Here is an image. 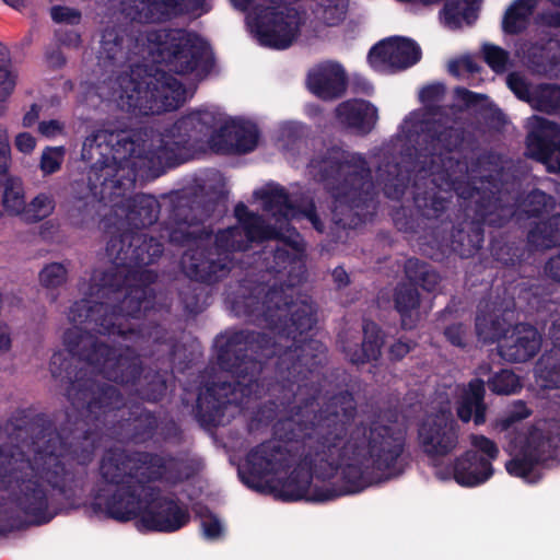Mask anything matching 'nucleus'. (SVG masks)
Returning a JSON list of instances; mask_svg holds the SVG:
<instances>
[{
	"label": "nucleus",
	"instance_id": "obj_33",
	"mask_svg": "<svg viewBox=\"0 0 560 560\" xmlns=\"http://www.w3.org/2000/svg\"><path fill=\"white\" fill-rule=\"evenodd\" d=\"M171 7L165 2L141 1L137 5V15L135 19H138L140 22H156L171 15Z\"/></svg>",
	"mask_w": 560,
	"mask_h": 560
},
{
	"label": "nucleus",
	"instance_id": "obj_63",
	"mask_svg": "<svg viewBox=\"0 0 560 560\" xmlns=\"http://www.w3.org/2000/svg\"><path fill=\"white\" fill-rule=\"evenodd\" d=\"M552 3L560 5V0H550Z\"/></svg>",
	"mask_w": 560,
	"mask_h": 560
},
{
	"label": "nucleus",
	"instance_id": "obj_37",
	"mask_svg": "<svg viewBox=\"0 0 560 560\" xmlns=\"http://www.w3.org/2000/svg\"><path fill=\"white\" fill-rule=\"evenodd\" d=\"M200 524L203 536L209 540L219 539L224 534L221 520L208 510L200 512Z\"/></svg>",
	"mask_w": 560,
	"mask_h": 560
},
{
	"label": "nucleus",
	"instance_id": "obj_62",
	"mask_svg": "<svg viewBox=\"0 0 560 560\" xmlns=\"http://www.w3.org/2000/svg\"><path fill=\"white\" fill-rule=\"evenodd\" d=\"M452 186L458 192V195L464 196V194L459 191V187H457L455 184H452Z\"/></svg>",
	"mask_w": 560,
	"mask_h": 560
},
{
	"label": "nucleus",
	"instance_id": "obj_40",
	"mask_svg": "<svg viewBox=\"0 0 560 560\" xmlns=\"http://www.w3.org/2000/svg\"><path fill=\"white\" fill-rule=\"evenodd\" d=\"M528 415L529 411L526 408V406L523 402L518 401L512 406L511 410H509L506 415H504L497 421L495 428L500 431L510 430L511 428L514 427V424L517 421H521Z\"/></svg>",
	"mask_w": 560,
	"mask_h": 560
},
{
	"label": "nucleus",
	"instance_id": "obj_11",
	"mask_svg": "<svg viewBox=\"0 0 560 560\" xmlns=\"http://www.w3.org/2000/svg\"><path fill=\"white\" fill-rule=\"evenodd\" d=\"M418 439L420 447L430 457L438 458L453 452L458 444V434L451 412L428 416L419 428Z\"/></svg>",
	"mask_w": 560,
	"mask_h": 560
},
{
	"label": "nucleus",
	"instance_id": "obj_60",
	"mask_svg": "<svg viewBox=\"0 0 560 560\" xmlns=\"http://www.w3.org/2000/svg\"><path fill=\"white\" fill-rule=\"evenodd\" d=\"M560 266V258L559 259H556L551 262V268L553 267H559ZM555 278H557L559 281H560V275L555 272L553 273Z\"/></svg>",
	"mask_w": 560,
	"mask_h": 560
},
{
	"label": "nucleus",
	"instance_id": "obj_58",
	"mask_svg": "<svg viewBox=\"0 0 560 560\" xmlns=\"http://www.w3.org/2000/svg\"><path fill=\"white\" fill-rule=\"evenodd\" d=\"M550 383L552 384V386H560V373L558 371L551 373Z\"/></svg>",
	"mask_w": 560,
	"mask_h": 560
},
{
	"label": "nucleus",
	"instance_id": "obj_21",
	"mask_svg": "<svg viewBox=\"0 0 560 560\" xmlns=\"http://www.w3.org/2000/svg\"><path fill=\"white\" fill-rule=\"evenodd\" d=\"M476 4L472 0H446L440 14L444 26L456 30L476 20Z\"/></svg>",
	"mask_w": 560,
	"mask_h": 560
},
{
	"label": "nucleus",
	"instance_id": "obj_48",
	"mask_svg": "<svg viewBox=\"0 0 560 560\" xmlns=\"http://www.w3.org/2000/svg\"><path fill=\"white\" fill-rule=\"evenodd\" d=\"M464 329L460 325H453L445 330L447 339L456 346H462L464 341Z\"/></svg>",
	"mask_w": 560,
	"mask_h": 560
},
{
	"label": "nucleus",
	"instance_id": "obj_41",
	"mask_svg": "<svg viewBox=\"0 0 560 560\" xmlns=\"http://www.w3.org/2000/svg\"><path fill=\"white\" fill-rule=\"evenodd\" d=\"M13 143L15 149L24 155H31L37 145L36 138L26 131L18 132L13 139Z\"/></svg>",
	"mask_w": 560,
	"mask_h": 560
},
{
	"label": "nucleus",
	"instance_id": "obj_1",
	"mask_svg": "<svg viewBox=\"0 0 560 560\" xmlns=\"http://www.w3.org/2000/svg\"><path fill=\"white\" fill-rule=\"evenodd\" d=\"M101 476L108 487L105 491L113 492L107 508L115 518H137L141 528L158 532H173L188 522L185 510L158 498L147 485L159 477L151 465L115 454L103 459Z\"/></svg>",
	"mask_w": 560,
	"mask_h": 560
},
{
	"label": "nucleus",
	"instance_id": "obj_27",
	"mask_svg": "<svg viewBox=\"0 0 560 560\" xmlns=\"http://www.w3.org/2000/svg\"><path fill=\"white\" fill-rule=\"evenodd\" d=\"M534 5L535 0L515 1L508 10L503 21L505 32L517 33L522 31L529 20Z\"/></svg>",
	"mask_w": 560,
	"mask_h": 560
},
{
	"label": "nucleus",
	"instance_id": "obj_3",
	"mask_svg": "<svg viewBox=\"0 0 560 560\" xmlns=\"http://www.w3.org/2000/svg\"><path fill=\"white\" fill-rule=\"evenodd\" d=\"M291 456L276 443L252 448L238 466L242 481L257 491L284 500L311 499V475L304 468L290 470Z\"/></svg>",
	"mask_w": 560,
	"mask_h": 560
},
{
	"label": "nucleus",
	"instance_id": "obj_12",
	"mask_svg": "<svg viewBox=\"0 0 560 560\" xmlns=\"http://www.w3.org/2000/svg\"><path fill=\"white\" fill-rule=\"evenodd\" d=\"M418 45L404 37H390L377 43L369 52L370 66L378 72L408 68L420 59Z\"/></svg>",
	"mask_w": 560,
	"mask_h": 560
},
{
	"label": "nucleus",
	"instance_id": "obj_57",
	"mask_svg": "<svg viewBox=\"0 0 560 560\" xmlns=\"http://www.w3.org/2000/svg\"><path fill=\"white\" fill-rule=\"evenodd\" d=\"M304 215L313 223L316 229H319L313 207H310L307 210H305Z\"/></svg>",
	"mask_w": 560,
	"mask_h": 560
},
{
	"label": "nucleus",
	"instance_id": "obj_54",
	"mask_svg": "<svg viewBox=\"0 0 560 560\" xmlns=\"http://www.w3.org/2000/svg\"><path fill=\"white\" fill-rule=\"evenodd\" d=\"M5 4L15 10H21L26 5V0H3Z\"/></svg>",
	"mask_w": 560,
	"mask_h": 560
},
{
	"label": "nucleus",
	"instance_id": "obj_52",
	"mask_svg": "<svg viewBox=\"0 0 560 560\" xmlns=\"http://www.w3.org/2000/svg\"><path fill=\"white\" fill-rule=\"evenodd\" d=\"M411 346L401 340L394 343L390 348V354L395 359H400L410 351Z\"/></svg>",
	"mask_w": 560,
	"mask_h": 560
},
{
	"label": "nucleus",
	"instance_id": "obj_24",
	"mask_svg": "<svg viewBox=\"0 0 560 560\" xmlns=\"http://www.w3.org/2000/svg\"><path fill=\"white\" fill-rule=\"evenodd\" d=\"M82 349L93 348L92 352L85 353L84 359L93 364H102L103 370L106 372L108 377L118 380V376L114 375L110 370L116 365H125L122 359H117L115 353L103 345L96 348L93 336L86 335L80 338L79 345Z\"/></svg>",
	"mask_w": 560,
	"mask_h": 560
},
{
	"label": "nucleus",
	"instance_id": "obj_26",
	"mask_svg": "<svg viewBox=\"0 0 560 560\" xmlns=\"http://www.w3.org/2000/svg\"><path fill=\"white\" fill-rule=\"evenodd\" d=\"M84 314L85 329L93 330L98 334L110 331V328L115 326L113 319L115 314L109 312L108 307L104 304H95L89 308L83 305L81 307Z\"/></svg>",
	"mask_w": 560,
	"mask_h": 560
},
{
	"label": "nucleus",
	"instance_id": "obj_56",
	"mask_svg": "<svg viewBox=\"0 0 560 560\" xmlns=\"http://www.w3.org/2000/svg\"><path fill=\"white\" fill-rule=\"evenodd\" d=\"M62 61H63V59L58 51H56L54 55L48 57V62L52 67H57V66L61 65Z\"/></svg>",
	"mask_w": 560,
	"mask_h": 560
},
{
	"label": "nucleus",
	"instance_id": "obj_16",
	"mask_svg": "<svg viewBox=\"0 0 560 560\" xmlns=\"http://www.w3.org/2000/svg\"><path fill=\"white\" fill-rule=\"evenodd\" d=\"M235 215L241 223V228H232L222 233L219 237L221 246L242 249L243 246L237 241V236L243 232L249 240H257L262 237L278 236V232L264 231L261 228L260 219L248 212L247 208L243 205H238L235 208Z\"/></svg>",
	"mask_w": 560,
	"mask_h": 560
},
{
	"label": "nucleus",
	"instance_id": "obj_42",
	"mask_svg": "<svg viewBox=\"0 0 560 560\" xmlns=\"http://www.w3.org/2000/svg\"><path fill=\"white\" fill-rule=\"evenodd\" d=\"M11 163V147L5 129H0V175H5Z\"/></svg>",
	"mask_w": 560,
	"mask_h": 560
},
{
	"label": "nucleus",
	"instance_id": "obj_10",
	"mask_svg": "<svg viewBox=\"0 0 560 560\" xmlns=\"http://www.w3.org/2000/svg\"><path fill=\"white\" fill-rule=\"evenodd\" d=\"M132 147L133 143L128 141L124 132L98 130L84 141L82 156L106 170V175H109L116 165L121 166L127 153H132Z\"/></svg>",
	"mask_w": 560,
	"mask_h": 560
},
{
	"label": "nucleus",
	"instance_id": "obj_61",
	"mask_svg": "<svg viewBox=\"0 0 560 560\" xmlns=\"http://www.w3.org/2000/svg\"><path fill=\"white\" fill-rule=\"evenodd\" d=\"M5 109V102H0V117L4 116Z\"/></svg>",
	"mask_w": 560,
	"mask_h": 560
},
{
	"label": "nucleus",
	"instance_id": "obj_39",
	"mask_svg": "<svg viewBox=\"0 0 560 560\" xmlns=\"http://www.w3.org/2000/svg\"><path fill=\"white\" fill-rule=\"evenodd\" d=\"M483 58L486 62L495 71L502 72L508 63V54L502 48L486 44L482 47Z\"/></svg>",
	"mask_w": 560,
	"mask_h": 560
},
{
	"label": "nucleus",
	"instance_id": "obj_15",
	"mask_svg": "<svg viewBox=\"0 0 560 560\" xmlns=\"http://www.w3.org/2000/svg\"><path fill=\"white\" fill-rule=\"evenodd\" d=\"M506 83L518 98L526 101L534 108L540 110L560 108V88L558 86L529 88L524 77L520 73H511L506 79Z\"/></svg>",
	"mask_w": 560,
	"mask_h": 560
},
{
	"label": "nucleus",
	"instance_id": "obj_4",
	"mask_svg": "<svg viewBox=\"0 0 560 560\" xmlns=\"http://www.w3.org/2000/svg\"><path fill=\"white\" fill-rule=\"evenodd\" d=\"M283 0H232L247 11V24L259 43L276 49L291 46L301 34L303 18Z\"/></svg>",
	"mask_w": 560,
	"mask_h": 560
},
{
	"label": "nucleus",
	"instance_id": "obj_64",
	"mask_svg": "<svg viewBox=\"0 0 560 560\" xmlns=\"http://www.w3.org/2000/svg\"><path fill=\"white\" fill-rule=\"evenodd\" d=\"M104 185H105V187H110L112 182H109V183H105Z\"/></svg>",
	"mask_w": 560,
	"mask_h": 560
},
{
	"label": "nucleus",
	"instance_id": "obj_18",
	"mask_svg": "<svg viewBox=\"0 0 560 560\" xmlns=\"http://www.w3.org/2000/svg\"><path fill=\"white\" fill-rule=\"evenodd\" d=\"M337 115L342 124L366 132L377 119V109L365 101L355 100L339 105Z\"/></svg>",
	"mask_w": 560,
	"mask_h": 560
},
{
	"label": "nucleus",
	"instance_id": "obj_19",
	"mask_svg": "<svg viewBox=\"0 0 560 560\" xmlns=\"http://www.w3.org/2000/svg\"><path fill=\"white\" fill-rule=\"evenodd\" d=\"M420 113L411 114L404 121V129L408 132L425 131L432 138L436 140L438 145L444 147L448 150L456 147L459 143L460 135L457 130L444 128L439 121L423 120Z\"/></svg>",
	"mask_w": 560,
	"mask_h": 560
},
{
	"label": "nucleus",
	"instance_id": "obj_31",
	"mask_svg": "<svg viewBox=\"0 0 560 560\" xmlns=\"http://www.w3.org/2000/svg\"><path fill=\"white\" fill-rule=\"evenodd\" d=\"M365 335L360 350H353L350 347L346 349L347 355L353 363H363L374 360L380 354L382 341L378 334L374 331V329L371 332L366 329Z\"/></svg>",
	"mask_w": 560,
	"mask_h": 560
},
{
	"label": "nucleus",
	"instance_id": "obj_20",
	"mask_svg": "<svg viewBox=\"0 0 560 560\" xmlns=\"http://www.w3.org/2000/svg\"><path fill=\"white\" fill-rule=\"evenodd\" d=\"M483 393V383L479 380L472 381L464 390L457 407V415L462 421L468 422L474 416L476 424L485 422Z\"/></svg>",
	"mask_w": 560,
	"mask_h": 560
},
{
	"label": "nucleus",
	"instance_id": "obj_13",
	"mask_svg": "<svg viewBox=\"0 0 560 560\" xmlns=\"http://www.w3.org/2000/svg\"><path fill=\"white\" fill-rule=\"evenodd\" d=\"M527 144L533 155L541 160L548 171H560V147L551 149L555 140L560 136V128L538 116L528 119Z\"/></svg>",
	"mask_w": 560,
	"mask_h": 560
},
{
	"label": "nucleus",
	"instance_id": "obj_23",
	"mask_svg": "<svg viewBox=\"0 0 560 560\" xmlns=\"http://www.w3.org/2000/svg\"><path fill=\"white\" fill-rule=\"evenodd\" d=\"M2 206L7 212L23 218L27 202L22 179L9 175L2 183Z\"/></svg>",
	"mask_w": 560,
	"mask_h": 560
},
{
	"label": "nucleus",
	"instance_id": "obj_59",
	"mask_svg": "<svg viewBox=\"0 0 560 560\" xmlns=\"http://www.w3.org/2000/svg\"><path fill=\"white\" fill-rule=\"evenodd\" d=\"M549 23L555 26H560V13H556L550 18Z\"/></svg>",
	"mask_w": 560,
	"mask_h": 560
},
{
	"label": "nucleus",
	"instance_id": "obj_38",
	"mask_svg": "<svg viewBox=\"0 0 560 560\" xmlns=\"http://www.w3.org/2000/svg\"><path fill=\"white\" fill-rule=\"evenodd\" d=\"M490 386L498 394H512L520 387V381L514 373L502 371L491 380Z\"/></svg>",
	"mask_w": 560,
	"mask_h": 560
},
{
	"label": "nucleus",
	"instance_id": "obj_45",
	"mask_svg": "<svg viewBox=\"0 0 560 560\" xmlns=\"http://www.w3.org/2000/svg\"><path fill=\"white\" fill-rule=\"evenodd\" d=\"M63 129L65 125L56 119L44 120L38 125V132L48 139L62 135Z\"/></svg>",
	"mask_w": 560,
	"mask_h": 560
},
{
	"label": "nucleus",
	"instance_id": "obj_51",
	"mask_svg": "<svg viewBox=\"0 0 560 560\" xmlns=\"http://www.w3.org/2000/svg\"><path fill=\"white\" fill-rule=\"evenodd\" d=\"M39 117V107L33 104L30 109L23 115L22 125L23 127H32Z\"/></svg>",
	"mask_w": 560,
	"mask_h": 560
},
{
	"label": "nucleus",
	"instance_id": "obj_46",
	"mask_svg": "<svg viewBox=\"0 0 560 560\" xmlns=\"http://www.w3.org/2000/svg\"><path fill=\"white\" fill-rule=\"evenodd\" d=\"M552 224L556 226V234L555 235H549L548 240H546V241L545 240L539 241L537 234L533 233L532 236H530L532 241L534 243H536L537 245L545 246V247H549L552 244L560 243V215L559 217H555L552 219Z\"/></svg>",
	"mask_w": 560,
	"mask_h": 560
},
{
	"label": "nucleus",
	"instance_id": "obj_55",
	"mask_svg": "<svg viewBox=\"0 0 560 560\" xmlns=\"http://www.w3.org/2000/svg\"><path fill=\"white\" fill-rule=\"evenodd\" d=\"M335 13H336V18L330 19V18H328V16H325V20H326L328 23H330V24L336 23V22H337V21H339V20L342 18V15H343V8H342V7H338V5H336V7H335Z\"/></svg>",
	"mask_w": 560,
	"mask_h": 560
},
{
	"label": "nucleus",
	"instance_id": "obj_25",
	"mask_svg": "<svg viewBox=\"0 0 560 560\" xmlns=\"http://www.w3.org/2000/svg\"><path fill=\"white\" fill-rule=\"evenodd\" d=\"M18 73L12 65L10 50L0 43V102H7L14 93Z\"/></svg>",
	"mask_w": 560,
	"mask_h": 560
},
{
	"label": "nucleus",
	"instance_id": "obj_5",
	"mask_svg": "<svg viewBox=\"0 0 560 560\" xmlns=\"http://www.w3.org/2000/svg\"><path fill=\"white\" fill-rule=\"evenodd\" d=\"M119 105L126 109H138L143 114H155L177 108L186 100V91L174 78L162 74L148 77L142 82L124 77L117 91Z\"/></svg>",
	"mask_w": 560,
	"mask_h": 560
},
{
	"label": "nucleus",
	"instance_id": "obj_8",
	"mask_svg": "<svg viewBox=\"0 0 560 560\" xmlns=\"http://www.w3.org/2000/svg\"><path fill=\"white\" fill-rule=\"evenodd\" d=\"M162 61L171 70L188 72L195 69L198 59L207 54L206 43L197 35L183 31L163 32L156 36Z\"/></svg>",
	"mask_w": 560,
	"mask_h": 560
},
{
	"label": "nucleus",
	"instance_id": "obj_29",
	"mask_svg": "<svg viewBox=\"0 0 560 560\" xmlns=\"http://www.w3.org/2000/svg\"><path fill=\"white\" fill-rule=\"evenodd\" d=\"M56 208L55 197L51 192L42 191L27 202L23 219L27 222H38L50 217Z\"/></svg>",
	"mask_w": 560,
	"mask_h": 560
},
{
	"label": "nucleus",
	"instance_id": "obj_28",
	"mask_svg": "<svg viewBox=\"0 0 560 560\" xmlns=\"http://www.w3.org/2000/svg\"><path fill=\"white\" fill-rule=\"evenodd\" d=\"M257 195L264 200V208L273 215L280 214L287 220L298 217L299 212L288 203V198L282 189H266Z\"/></svg>",
	"mask_w": 560,
	"mask_h": 560
},
{
	"label": "nucleus",
	"instance_id": "obj_53",
	"mask_svg": "<svg viewBox=\"0 0 560 560\" xmlns=\"http://www.w3.org/2000/svg\"><path fill=\"white\" fill-rule=\"evenodd\" d=\"M334 278L339 284H343L347 282V273L341 268L335 269Z\"/></svg>",
	"mask_w": 560,
	"mask_h": 560
},
{
	"label": "nucleus",
	"instance_id": "obj_6",
	"mask_svg": "<svg viewBox=\"0 0 560 560\" xmlns=\"http://www.w3.org/2000/svg\"><path fill=\"white\" fill-rule=\"evenodd\" d=\"M178 130L188 136L198 132H208L210 129H219L224 144L213 140L212 147L217 151L249 152L257 144L258 135L256 126L247 120L225 117L223 114L212 110H198L189 114L178 122Z\"/></svg>",
	"mask_w": 560,
	"mask_h": 560
},
{
	"label": "nucleus",
	"instance_id": "obj_22",
	"mask_svg": "<svg viewBox=\"0 0 560 560\" xmlns=\"http://www.w3.org/2000/svg\"><path fill=\"white\" fill-rule=\"evenodd\" d=\"M15 501L25 512L35 514L46 506V489L37 479L23 480L18 487Z\"/></svg>",
	"mask_w": 560,
	"mask_h": 560
},
{
	"label": "nucleus",
	"instance_id": "obj_9",
	"mask_svg": "<svg viewBox=\"0 0 560 560\" xmlns=\"http://www.w3.org/2000/svg\"><path fill=\"white\" fill-rule=\"evenodd\" d=\"M548 447V439L540 428L527 429L520 434L517 442L508 446V451L514 455V458L506 463L508 472L528 483L536 482L540 474L535 463L542 459Z\"/></svg>",
	"mask_w": 560,
	"mask_h": 560
},
{
	"label": "nucleus",
	"instance_id": "obj_43",
	"mask_svg": "<svg viewBox=\"0 0 560 560\" xmlns=\"http://www.w3.org/2000/svg\"><path fill=\"white\" fill-rule=\"evenodd\" d=\"M548 206V197L541 191L533 192L524 205V211L528 214H538Z\"/></svg>",
	"mask_w": 560,
	"mask_h": 560
},
{
	"label": "nucleus",
	"instance_id": "obj_32",
	"mask_svg": "<svg viewBox=\"0 0 560 560\" xmlns=\"http://www.w3.org/2000/svg\"><path fill=\"white\" fill-rule=\"evenodd\" d=\"M468 440L469 447L466 451L468 455H475L478 459L488 460L490 464L499 456L498 445L489 438L480 434H471Z\"/></svg>",
	"mask_w": 560,
	"mask_h": 560
},
{
	"label": "nucleus",
	"instance_id": "obj_14",
	"mask_svg": "<svg viewBox=\"0 0 560 560\" xmlns=\"http://www.w3.org/2000/svg\"><path fill=\"white\" fill-rule=\"evenodd\" d=\"M310 90L320 98H334L346 90L347 75L341 65L327 61L315 67L308 74Z\"/></svg>",
	"mask_w": 560,
	"mask_h": 560
},
{
	"label": "nucleus",
	"instance_id": "obj_30",
	"mask_svg": "<svg viewBox=\"0 0 560 560\" xmlns=\"http://www.w3.org/2000/svg\"><path fill=\"white\" fill-rule=\"evenodd\" d=\"M396 307L402 317V325L411 327L413 317H417L418 294L411 285H404L397 290Z\"/></svg>",
	"mask_w": 560,
	"mask_h": 560
},
{
	"label": "nucleus",
	"instance_id": "obj_34",
	"mask_svg": "<svg viewBox=\"0 0 560 560\" xmlns=\"http://www.w3.org/2000/svg\"><path fill=\"white\" fill-rule=\"evenodd\" d=\"M65 158L62 147H47L40 155L39 168L44 175H50L60 170Z\"/></svg>",
	"mask_w": 560,
	"mask_h": 560
},
{
	"label": "nucleus",
	"instance_id": "obj_17",
	"mask_svg": "<svg viewBox=\"0 0 560 560\" xmlns=\"http://www.w3.org/2000/svg\"><path fill=\"white\" fill-rule=\"evenodd\" d=\"M452 475L455 481L463 487H477L490 479L493 468L488 460L478 459L475 455L471 456L465 452L456 458Z\"/></svg>",
	"mask_w": 560,
	"mask_h": 560
},
{
	"label": "nucleus",
	"instance_id": "obj_44",
	"mask_svg": "<svg viewBox=\"0 0 560 560\" xmlns=\"http://www.w3.org/2000/svg\"><path fill=\"white\" fill-rule=\"evenodd\" d=\"M50 14L52 20L58 23L75 24L80 21L79 12L66 7H54Z\"/></svg>",
	"mask_w": 560,
	"mask_h": 560
},
{
	"label": "nucleus",
	"instance_id": "obj_47",
	"mask_svg": "<svg viewBox=\"0 0 560 560\" xmlns=\"http://www.w3.org/2000/svg\"><path fill=\"white\" fill-rule=\"evenodd\" d=\"M246 390L247 388L245 386H242L240 383L231 390V397H228L225 386L220 387L218 389L219 395L224 396L226 398V402L229 404L241 402Z\"/></svg>",
	"mask_w": 560,
	"mask_h": 560
},
{
	"label": "nucleus",
	"instance_id": "obj_36",
	"mask_svg": "<svg viewBox=\"0 0 560 560\" xmlns=\"http://www.w3.org/2000/svg\"><path fill=\"white\" fill-rule=\"evenodd\" d=\"M67 268L59 262H52L43 268L39 281L46 288H57L66 282Z\"/></svg>",
	"mask_w": 560,
	"mask_h": 560
},
{
	"label": "nucleus",
	"instance_id": "obj_49",
	"mask_svg": "<svg viewBox=\"0 0 560 560\" xmlns=\"http://www.w3.org/2000/svg\"><path fill=\"white\" fill-rule=\"evenodd\" d=\"M11 330L8 325L0 324V353H5L11 349Z\"/></svg>",
	"mask_w": 560,
	"mask_h": 560
},
{
	"label": "nucleus",
	"instance_id": "obj_50",
	"mask_svg": "<svg viewBox=\"0 0 560 560\" xmlns=\"http://www.w3.org/2000/svg\"><path fill=\"white\" fill-rule=\"evenodd\" d=\"M442 93L443 86L441 84H434L424 88L420 93V97L422 102L427 103L438 98Z\"/></svg>",
	"mask_w": 560,
	"mask_h": 560
},
{
	"label": "nucleus",
	"instance_id": "obj_35",
	"mask_svg": "<svg viewBox=\"0 0 560 560\" xmlns=\"http://www.w3.org/2000/svg\"><path fill=\"white\" fill-rule=\"evenodd\" d=\"M289 312L295 330L303 332L313 326V307L308 303L303 301L300 304H293L289 307Z\"/></svg>",
	"mask_w": 560,
	"mask_h": 560
},
{
	"label": "nucleus",
	"instance_id": "obj_2",
	"mask_svg": "<svg viewBox=\"0 0 560 560\" xmlns=\"http://www.w3.org/2000/svg\"><path fill=\"white\" fill-rule=\"evenodd\" d=\"M405 441L402 430L389 427L355 432L340 450L336 463L345 482L343 492L355 493L374 481L398 475Z\"/></svg>",
	"mask_w": 560,
	"mask_h": 560
},
{
	"label": "nucleus",
	"instance_id": "obj_7",
	"mask_svg": "<svg viewBox=\"0 0 560 560\" xmlns=\"http://www.w3.org/2000/svg\"><path fill=\"white\" fill-rule=\"evenodd\" d=\"M477 332L483 340H495L500 354L511 361H526L533 358L540 349L538 331L525 325L504 329L503 335L499 323L486 317L477 319Z\"/></svg>",
	"mask_w": 560,
	"mask_h": 560
}]
</instances>
